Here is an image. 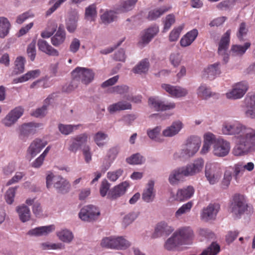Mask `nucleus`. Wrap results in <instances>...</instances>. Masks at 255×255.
<instances>
[{"label": "nucleus", "instance_id": "obj_61", "mask_svg": "<svg viewBox=\"0 0 255 255\" xmlns=\"http://www.w3.org/2000/svg\"><path fill=\"white\" fill-rule=\"evenodd\" d=\"M232 179V172L229 170H227L224 173V178L222 182V187L226 189L230 184Z\"/></svg>", "mask_w": 255, "mask_h": 255}, {"label": "nucleus", "instance_id": "obj_6", "mask_svg": "<svg viewBox=\"0 0 255 255\" xmlns=\"http://www.w3.org/2000/svg\"><path fill=\"white\" fill-rule=\"evenodd\" d=\"M201 144V138L198 136H191L186 140L185 146L181 149L180 157L184 158L193 156L198 151Z\"/></svg>", "mask_w": 255, "mask_h": 255}, {"label": "nucleus", "instance_id": "obj_4", "mask_svg": "<svg viewBox=\"0 0 255 255\" xmlns=\"http://www.w3.org/2000/svg\"><path fill=\"white\" fill-rule=\"evenodd\" d=\"M46 180L47 188L50 189L53 184V187L59 193L65 194L70 190V184L69 182L61 176H56L49 172L46 176Z\"/></svg>", "mask_w": 255, "mask_h": 255}, {"label": "nucleus", "instance_id": "obj_13", "mask_svg": "<svg viewBox=\"0 0 255 255\" xmlns=\"http://www.w3.org/2000/svg\"><path fill=\"white\" fill-rule=\"evenodd\" d=\"M230 148V142L219 137L213 145V153L216 156L224 157L229 154Z\"/></svg>", "mask_w": 255, "mask_h": 255}, {"label": "nucleus", "instance_id": "obj_19", "mask_svg": "<svg viewBox=\"0 0 255 255\" xmlns=\"http://www.w3.org/2000/svg\"><path fill=\"white\" fill-rule=\"evenodd\" d=\"M184 125L180 120H176L167 127L162 131V135L165 137H172L177 135L183 128Z\"/></svg>", "mask_w": 255, "mask_h": 255}, {"label": "nucleus", "instance_id": "obj_48", "mask_svg": "<svg viewBox=\"0 0 255 255\" xmlns=\"http://www.w3.org/2000/svg\"><path fill=\"white\" fill-rule=\"evenodd\" d=\"M79 126L80 125H71L60 124L58 125V129L62 134L68 135L72 133L74 130L77 129Z\"/></svg>", "mask_w": 255, "mask_h": 255}, {"label": "nucleus", "instance_id": "obj_35", "mask_svg": "<svg viewBox=\"0 0 255 255\" xmlns=\"http://www.w3.org/2000/svg\"><path fill=\"white\" fill-rule=\"evenodd\" d=\"M158 31V27L156 26L148 28L144 31L142 36L141 42L144 44H147L157 34Z\"/></svg>", "mask_w": 255, "mask_h": 255}, {"label": "nucleus", "instance_id": "obj_18", "mask_svg": "<svg viewBox=\"0 0 255 255\" xmlns=\"http://www.w3.org/2000/svg\"><path fill=\"white\" fill-rule=\"evenodd\" d=\"M119 151L120 147L119 146H113L108 150L106 158L101 166L102 171L105 172L110 167L112 163L117 157Z\"/></svg>", "mask_w": 255, "mask_h": 255}, {"label": "nucleus", "instance_id": "obj_52", "mask_svg": "<svg viewBox=\"0 0 255 255\" xmlns=\"http://www.w3.org/2000/svg\"><path fill=\"white\" fill-rule=\"evenodd\" d=\"M130 164H141L145 161V158L139 153H135L126 159Z\"/></svg>", "mask_w": 255, "mask_h": 255}, {"label": "nucleus", "instance_id": "obj_36", "mask_svg": "<svg viewBox=\"0 0 255 255\" xmlns=\"http://www.w3.org/2000/svg\"><path fill=\"white\" fill-rule=\"evenodd\" d=\"M158 31V27L156 26L148 28L144 31L142 36L141 42L144 44H147L157 34Z\"/></svg>", "mask_w": 255, "mask_h": 255}, {"label": "nucleus", "instance_id": "obj_12", "mask_svg": "<svg viewBox=\"0 0 255 255\" xmlns=\"http://www.w3.org/2000/svg\"><path fill=\"white\" fill-rule=\"evenodd\" d=\"M100 214V211L96 206L90 205L81 209L79 217L83 221L91 222L97 219Z\"/></svg>", "mask_w": 255, "mask_h": 255}, {"label": "nucleus", "instance_id": "obj_3", "mask_svg": "<svg viewBox=\"0 0 255 255\" xmlns=\"http://www.w3.org/2000/svg\"><path fill=\"white\" fill-rule=\"evenodd\" d=\"M192 236L193 231L190 228H180L166 240L164 248L168 251H171L178 246L190 244Z\"/></svg>", "mask_w": 255, "mask_h": 255}, {"label": "nucleus", "instance_id": "obj_55", "mask_svg": "<svg viewBox=\"0 0 255 255\" xmlns=\"http://www.w3.org/2000/svg\"><path fill=\"white\" fill-rule=\"evenodd\" d=\"M16 189L17 187H10L6 191L5 200L7 204L10 205L13 202Z\"/></svg>", "mask_w": 255, "mask_h": 255}, {"label": "nucleus", "instance_id": "obj_43", "mask_svg": "<svg viewBox=\"0 0 255 255\" xmlns=\"http://www.w3.org/2000/svg\"><path fill=\"white\" fill-rule=\"evenodd\" d=\"M108 138V134L102 131L97 132L93 136V140L94 142L99 147H103L106 145V142L105 140Z\"/></svg>", "mask_w": 255, "mask_h": 255}, {"label": "nucleus", "instance_id": "obj_37", "mask_svg": "<svg viewBox=\"0 0 255 255\" xmlns=\"http://www.w3.org/2000/svg\"><path fill=\"white\" fill-rule=\"evenodd\" d=\"M40 74V71L39 69L29 71L21 77L13 79L14 83H22L31 79L38 77Z\"/></svg>", "mask_w": 255, "mask_h": 255}, {"label": "nucleus", "instance_id": "obj_56", "mask_svg": "<svg viewBox=\"0 0 255 255\" xmlns=\"http://www.w3.org/2000/svg\"><path fill=\"white\" fill-rule=\"evenodd\" d=\"M27 53L30 59L33 61L34 60L36 54V41L35 40L32 41L28 45L27 48Z\"/></svg>", "mask_w": 255, "mask_h": 255}, {"label": "nucleus", "instance_id": "obj_45", "mask_svg": "<svg viewBox=\"0 0 255 255\" xmlns=\"http://www.w3.org/2000/svg\"><path fill=\"white\" fill-rule=\"evenodd\" d=\"M197 94L199 97L205 100L213 96L210 88L205 84H202L198 87Z\"/></svg>", "mask_w": 255, "mask_h": 255}, {"label": "nucleus", "instance_id": "obj_2", "mask_svg": "<svg viewBox=\"0 0 255 255\" xmlns=\"http://www.w3.org/2000/svg\"><path fill=\"white\" fill-rule=\"evenodd\" d=\"M204 166L202 158L195 160L193 163L173 170L168 177V181L172 185H178L185 180V177L192 176L200 172Z\"/></svg>", "mask_w": 255, "mask_h": 255}, {"label": "nucleus", "instance_id": "obj_44", "mask_svg": "<svg viewBox=\"0 0 255 255\" xmlns=\"http://www.w3.org/2000/svg\"><path fill=\"white\" fill-rule=\"evenodd\" d=\"M250 42H246L244 45H234L232 46L231 52L235 56H242L246 51V50L251 46Z\"/></svg>", "mask_w": 255, "mask_h": 255}, {"label": "nucleus", "instance_id": "obj_34", "mask_svg": "<svg viewBox=\"0 0 255 255\" xmlns=\"http://www.w3.org/2000/svg\"><path fill=\"white\" fill-rule=\"evenodd\" d=\"M150 66L148 59H144L138 63L132 69V72L137 74H146Z\"/></svg>", "mask_w": 255, "mask_h": 255}, {"label": "nucleus", "instance_id": "obj_7", "mask_svg": "<svg viewBox=\"0 0 255 255\" xmlns=\"http://www.w3.org/2000/svg\"><path fill=\"white\" fill-rule=\"evenodd\" d=\"M222 171L215 163H207L205 166V177L210 184L214 185L219 182Z\"/></svg>", "mask_w": 255, "mask_h": 255}, {"label": "nucleus", "instance_id": "obj_39", "mask_svg": "<svg viewBox=\"0 0 255 255\" xmlns=\"http://www.w3.org/2000/svg\"><path fill=\"white\" fill-rule=\"evenodd\" d=\"M78 19L79 17L77 14H72L68 18L66 22V28L69 32H75L78 26Z\"/></svg>", "mask_w": 255, "mask_h": 255}, {"label": "nucleus", "instance_id": "obj_32", "mask_svg": "<svg viewBox=\"0 0 255 255\" xmlns=\"http://www.w3.org/2000/svg\"><path fill=\"white\" fill-rule=\"evenodd\" d=\"M66 39V32L65 30L59 27L56 33L51 38L52 44L58 47L64 43Z\"/></svg>", "mask_w": 255, "mask_h": 255}, {"label": "nucleus", "instance_id": "obj_8", "mask_svg": "<svg viewBox=\"0 0 255 255\" xmlns=\"http://www.w3.org/2000/svg\"><path fill=\"white\" fill-rule=\"evenodd\" d=\"M72 75L79 83L81 81L83 84L88 85L93 81L95 74L90 69L78 67L73 71Z\"/></svg>", "mask_w": 255, "mask_h": 255}, {"label": "nucleus", "instance_id": "obj_11", "mask_svg": "<svg viewBox=\"0 0 255 255\" xmlns=\"http://www.w3.org/2000/svg\"><path fill=\"white\" fill-rule=\"evenodd\" d=\"M24 109L20 106L11 110L2 120V124L6 127L13 126L23 114Z\"/></svg>", "mask_w": 255, "mask_h": 255}, {"label": "nucleus", "instance_id": "obj_15", "mask_svg": "<svg viewBox=\"0 0 255 255\" xmlns=\"http://www.w3.org/2000/svg\"><path fill=\"white\" fill-rule=\"evenodd\" d=\"M231 30H228L222 36L218 47V52L221 56L225 63L228 62L229 60L228 48L230 42Z\"/></svg>", "mask_w": 255, "mask_h": 255}, {"label": "nucleus", "instance_id": "obj_21", "mask_svg": "<svg viewBox=\"0 0 255 255\" xmlns=\"http://www.w3.org/2000/svg\"><path fill=\"white\" fill-rule=\"evenodd\" d=\"M219 210L220 205L218 204H210L203 209L201 215V219L206 222L214 220Z\"/></svg>", "mask_w": 255, "mask_h": 255}, {"label": "nucleus", "instance_id": "obj_46", "mask_svg": "<svg viewBox=\"0 0 255 255\" xmlns=\"http://www.w3.org/2000/svg\"><path fill=\"white\" fill-rule=\"evenodd\" d=\"M116 13H117L116 11H114L111 10H106L100 16L102 22L105 24H108L113 22L116 18Z\"/></svg>", "mask_w": 255, "mask_h": 255}, {"label": "nucleus", "instance_id": "obj_49", "mask_svg": "<svg viewBox=\"0 0 255 255\" xmlns=\"http://www.w3.org/2000/svg\"><path fill=\"white\" fill-rule=\"evenodd\" d=\"M220 251V246L216 243L213 242L200 255H217Z\"/></svg>", "mask_w": 255, "mask_h": 255}, {"label": "nucleus", "instance_id": "obj_53", "mask_svg": "<svg viewBox=\"0 0 255 255\" xmlns=\"http://www.w3.org/2000/svg\"><path fill=\"white\" fill-rule=\"evenodd\" d=\"M79 84L78 80L75 77H73V79L69 84H66L62 87V91L67 93H70L76 89Z\"/></svg>", "mask_w": 255, "mask_h": 255}, {"label": "nucleus", "instance_id": "obj_17", "mask_svg": "<svg viewBox=\"0 0 255 255\" xmlns=\"http://www.w3.org/2000/svg\"><path fill=\"white\" fill-rule=\"evenodd\" d=\"M161 88L170 94L171 96L176 98L184 97L188 94V90L186 88L179 86L162 84Z\"/></svg>", "mask_w": 255, "mask_h": 255}, {"label": "nucleus", "instance_id": "obj_59", "mask_svg": "<svg viewBox=\"0 0 255 255\" xmlns=\"http://www.w3.org/2000/svg\"><path fill=\"white\" fill-rule=\"evenodd\" d=\"M203 143L211 146L212 144L214 145L215 143L217 140L218 138L211 132H207L204 134Z\"/></svg>", "mask_w": 255, "mask_h": 255}, {"label": "nucleus", "instance_id": "obj_41", "mask_svg": "<svg viewBox=\"0 0 255 255\" xmlns=\"http://www.w3.org/2000/svg\"><path fill=\"white\" fill-rule=\"evenodd\" d=\"M169 9L170 7H167L166 6L153 9L149 11L147 18L149 20H156Z\"/></svg>", "mask_w": 255, "mask_h": 255}, {"label": "nucleus", "instance_id": "obj_5", "mask_svg": "<svg viewBox=\"0 0 255 255\" xmlns=\"http://www.w3.org/2000/svg\"><path fill=\"white\" fill-rule=\"evenodd\" d=\"M102 248L114 250H124L130 246V243L123 237H108L103 238L101 241Z\"/></svg>", "mask_w": 255, "mask_h": 255}, {"label": "nucleus", "instance_id": "obj_24", "mask_svg": "<svg viewBox=\"0 0 255 255\" xmlns=\"http://www.w3.org/2000/svg\"><path fill=\"white\" fill-rule=\"evenodd\" d=\"M88 135L86 133L78 135L72 138V143L69 147V150L76 152L82 145H85L88 141Z\"/></svg>", "mask_w": 255, "mask_h": 255}, {"label": "nucleus", "instance_id": "obj_9", "mask_svg": "<svg viewBox=\"0 0 255 255\" xmlns=\"http://www.w3.org/2000/svg\"><path fill=\"white\" fill-rule=\"evenodd\" d=\"M249 88L247 82L242 81L233 85L232 89L226 93L227 99L237 100L242 98Z\"/></svg>", "mask_w": 255, "mask_h": 255}, {"label": "nucleus", "instance_id": "obj_50", "mask_svg": "<svg viewBox=\"0 0 255 255\" xmlns=\"http://www.w3.org/2000/svg\"><path fill=\"white\" fill-rule=\"evenodd\" d=\"M139 216L138 212H131L126 215L123 219L122 224L125 227L131 224Z\"/></svg>", "mask_w": 255, "mask_h": 255}, {"label": "nucleus", "instance_id": "obj_51", "mask_svg": "<svg viewBox=\"0 0 255 255\" xmlns=\"http://www.w3.org/2000/svg\"><path fill=\"white\" fill-rule=\"evenodd\" d=\"M124 173V170L122 168H119L114 171L107 173V178L111 181L115 182L120 178Z\"/></svg>", "mask_w": 255, "mask_h": 255}, {"label": "nucleus", "instance_id": "obj_29", "mask_svg": "<svg viewBox=\"0 0 255 255\" xmlns=\"http://www.w3.org/2000/svg\"><path fill=\"white\" fill-rule=\"evenodd\" d=\"M55 230L53 225L42 226L30 230L27 235L29 236H46Z\"/></svg>", "mask_w": 255, "mask_h": 255}, {"label": "nucleus", "instance_id": "obj_23", "mask_svg": "<svg viewBox=\"0 0 255 255\" xmlns=\"http://www.w3.org/2000/svg\"><path fill=\"white\" fill-rule=\"evenodd\" d=\"M174 230V229L169 226L165 222L158 223L155 227L154 232L152 235L153 238H157L162 236L169 235Z\"/></svg>", "mask_w": 255, "mask_h": 255}, {"label": "nucleus", "instance_id": "obj_10", "mask_svg": "<svg viewBox=\"0 0 255 255\" xmlns=\"http://www.w3.org/2000/svg\"><path fill=\"white\" fill-rule=\"evenodd\" d=\"M42 125L36 123H24L18 127V136L22 140H26L29 136L36 133Z\"/></svg>", "mask_w": 255, "mask_h": 255}, {"label": "nucleus", "instance_id": "obj_63", "mask_svg": "<svg viewBox=\"0 0 255 255\" xmlns=\"http://www.w3.org/2000/svg\"><path fill=\"white\" fill-rule=\"evenodd\" d=\"M25 175V174L23 172H16L14 176L7 182L6 186H9L11 184L18 182L22 179Z\"/></svg>", "mask_w": 255, "mask_h": 255}, {"label": "nucleus", "instance_id": "obj_30", "mask_svg": "<svg viewBox=\"0 0 255 255\" xmlns=\"http://www.w3.org/2000/svg\"><path fill=\"white\" fill-rule=\"evenodd\" d=\"M219 65V63H216L209 66L204 71V77L210 80L215 79L221 73Z\"/></svg>", "mask_w": 255, "mask_h": 255}, {"label": "nucleus", "instance_id": "obj_1", "mask_svg": "<svg viewBox=\"0 0 255 255\" xmlns=\"http://www.w3.org/2000/svg\"><path fill=\"white\" fill-rule=\"evenodd\" d=\"M221 130L224 135H237V143L233 150L235 155L241 156L255 150V129L232 121L224 122Z\"/></svg>", "mask_w": 255, "mask_h": 255}, {"label": "nucleus", "instance_id": "obj_60", "mask_svg": "<svg viewBox=\"0 0 255 255\" xmlns=\"http://www.w3.org/2000/svg\"><path fill=\"white\" fill-rule=\"evenodd\" d=\"M161 130L160 126H156L153 128H149L147 130V134L152 140H156L158 135Z\"/></svg>", "mask_w": 255, "mask_h": 255}, {"label": "nucleus", "instance_id": "obj_26", "mask_svg": "<svg viewBox=\"0 0 255 255\" xmlns=\"http://www.w3.org/2000/svg\"><path fill=\"white\" fill-rule=\"evenodd\" d=\"M138 0H122L115 10L118 13H125L133 9Z\"/></svg>", "mask_w": 255, "mask_h": 255}, {"label": "nucleus", "instance_id": "obj_38", "mask_svg": "<svg viewBox=\"0 0 255 255\" xmlns=\"http://www.w3.org/2000/svg\"><path fill=\"white\" fill-rule=\"evenodd\" d=\"M11 24L5 17H0V38H4L9 32Z\"/></svg>", "mask_w": 255, "mask_h": 255}, {"label": "nucleus", "instance_id": "obj_64", "mask_svg": "<svg viewBox=\"0 0 255 255\" xmlns=\"http://www.w3.org/2000/svg\"><path fill=\"white\" fill-rule=\"evenodd\" d=\"M246 106L251 109H255V93H249L245 100Z\"/></svg>", "mask_w": 255, "mask_h": 255}, {"label": "nucleus", "instance_id": "obj_20", "mask_svg": "<svg viewBox=\"0 0 255 255\" xmlns=\"http://www.w3.org/2000/svg\"><path fill=\"white\" fill-rule=\"evenodd\" d=\"M195 192L194 188L192 186H188L178 189L176 194L172 193V198L174 200L182 201L191 198Z\"/></svg>", "mask_w": 255, "mask_h": 255}, {"label": "nucleus", "instance_id": "obj_14", "mask_svg": "<svg viewBox=\"0 0 255 255\" xmlns=\"http://www.w3.org/2000/svg\"><path fill=\"white\" fill-rule=\"evenodd\" d=\"M150 107L156 111H163L173 109L176 104L173 102H165L156 97H150L148 99Z\"/></svg>", "mask_w": 255, "mask_h": 255}, {"label": "nucleus", "instance_id": "obj_25", "mask_svg": "<svg viewBox=\"0 0 255 255\" xmlns=\"http://www.w3.org/2000/svg\"><path fill=\"white\" fill-rule=\"evenodd\" d=\"M154 183L153 181H149L146 187L142 193V199L146 203L152 202L155 197V191L154 189Z\"/></svg>", "mask_w": 255, "mask_h": 255}, {"label": "nucleus", "instance_id": "obj_47", "mask_svg": "<svg viewBox=\"0 0 255 255\" xmlns=\"http://www.w3.org/2000/svg\"><path fill=\"white\" fill-rule=\"evenodd\" d=\"M234 5V0H224L217 3L216 7L220 11H227L231 10Z\"/></svg>", "mask_w": 255, "mask_h": 255}, {"label": "nucleus", "instance_id": "obj_28", "mask_svg": "<svg viewBox=\"0 0 255 255\" xmlns=\"http://www.w3.org/2000/svg\"><path fill=\"white\" fill-rule=\"evenodd\" d=\"M129 184L128 181H124L115 186L110 192L111 198L116 199L124 195L129 187Z\"/></svg>", "mask_w": 255, "mask_h": 255}, {"label": "nucleus", "instance_id": "obj_16", "mask_svg": "<svg viewBox=\"0 0 255 255\" xmlns=\"http://www.w3.org/2000/svg\"><path fill=\"white\" fill-rule=\"evenodd\" d=\"M248 207V204L243 197L236 196L234 198V202L231 205L232 213L237 218L244 213Z\"/></svg>", "mask_w": 255, "mask_h": 255}, {"label": "nucleus", "instance_id": "obj_54", "mask_svg": "<svg viewBox=\"0 0 255 255\" xmlns=\"http://www.w3.org/2000/svg\"><path fill=\"white\" fill-rule=\"evenodd\" d=\"M193 204L191 202L183 204L180 208H179L175 212V216L176 218H179L183 214L189 212L192 207Z\"/></svg>", "mask_w": 255, "mask_h": 255}, {"label": "nucleus", "instance_id": "obj_40", "mask_svg": "<svg viewBox=\"0 0 255 255\" xmlns=\"http://www.w3.org/2000/svg\"><path fill=\"white\" fill-rule=\"evenodd\" d=\"M97 15V6L95 3H93L86 7L85 11V19L88 21H94Z\"/></svg>", "mask_w": 255, "mask_h": 255}, {"label": "nucleus", "instance_id": "obj_42", "mask_svg": "<svg viewBox=\"0 0 255 255\" xmlns=\"http://www.w3.org/2000/svg\"><path fill=\"white\" fill-rule=\"evenodd\" d=\"M58 239L66 243H70L74 239V235L71 231L68 229H63L56 233Z\"/></svg>", "mask_w": 255, "mask_h": 255}, {"label": "nucleus", "instance_id": "obj_58", "mask_svg": "<svg viewBox=\"0 0 255 255\" xmlns=\"http://www.w3.org/2000/svg\"><path fill=\"white\" fill-rule=\"evenodd\" d=\"M128 87L126 85L117 86L109 89V92L113 94L122 95L127 93Z\"/></svg>", "mask_w": 255, "mask_h": 255}, {"label": "nucleus", "instance_id": "obj_31", "mask_svg": "<svg viewBox=\"0 0 255 255\" xmlns=\"http://www.w3.org/2000/svg\"><path fill=\"white\" fill-rule=\"evenodd\" d=\"M131 109V105L130 103L126 101H120L110 105L108 107L107 110L110 114H113L118 111L130 110Z\"/></svg>", "mask_w": 255, "mask_h": 255}, {"label": "nucleus", "instance_id": "obj_22", "mask_svg": "<svg viewBox=\"0 0 255 255\" xmlns=\"http://www.w3.org/2000/svg\"><path fill=\"white\" fill-rule=\"evenodd\" d=\"M46 144V141L39 138H36L28 147L27 150V155L30 156L31 159L38 154Z\"/></svg>", "mask_w": 255, "mask_h": 255}, {"label": "nucleus", "instance_id": "obj_57", "mask_svg": "<svg viewBox=\"0 0 255 255\" xmlns=\"http://www.w3.org/2000/svg\"><path fill=\"white\" fill-rule=\"evenodd\" d=\"M182 60V56L178 52H174L170 54L169 61L171 64L174 67L178 66Z\"/></svg>", "mask_w": 255, "mask_h": 255}, {"label": "nucleus", "instance_id": "obj_27", "mask_svg": "<svg viewBox=\"0 0 255 255\" xmlns=\"http://www.w3.org/2000/svg\"><path fill=\"white\" fill-rule=\"evenodd\" d=\"M38 49L45 54L52 56H58L59 52L51 46L46 41L39 39L37 41Z\"/></svg>", "mask_w": 255, "mask_h": 255}, {"label": "nucleus", "instance_id": "obj_62", "mask_svg": "<svg viewBox=\"0 0 255 255\" xmlns=\"http://www.w3.org/2000/svg\"><path fill=\"white\" fill-rule=\"evenodd\" d=\"M34 16V13L31 11L29 10L18 15L16 18V21L18 24H22L27 19L33 18Z\"/></svg>", "mask_w": 255, "mask_h": 255}, {"label": "nucleus", "instance_id": "obj_33", "mask_svg": "<svg viewBox=\"0 0 255 255\" xmlns=\"http://www.w3.org/2000/svg\"><path fill=\"white\" fill-rule=\"evenodd\" d=\"M16 211L18 213L19 218L22 223L28 221L31 217V213L29 208L25 205L17 206Z\"/></svg>", "mask_w": 255, "mask_h": 255}]
</instances>
